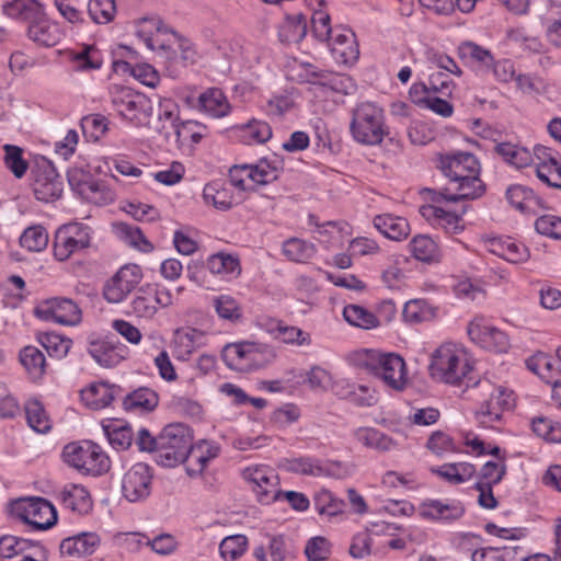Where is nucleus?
<instances>
[{
  "mask_svg": "<svg viewBox=\"0 0 561 561\" xmlns=\"http://www.w3.org/2000/svg\"><path fill=\"white\" fill-rule=\"evenodd\" d=\"M439 169L449 179L455 192L450 193V188L442 190L433 198L435 203L476 199L484 193V185L479 178L480 163L472 153L456 151L440 156Z\"/></svg>",
  "mask_w": 561,
  "mask_h": 561,
  "instance_id": "nucleus-1",
  "label": "nucleus"
},
{
  "mask_svg": "<svg viewBox=\"0 0 561 561\" xmlns=\"http://www.w3.org/2000/svg\"><path fill=\"white\" fill-rule=\"evenodd\" d=\"M473 369L467 350L457 343L446 342L438 346L431 356L430 374L444 383L460 385Z\"/></svg>",
  "mask_w": 561,
  "mask_h": 561,
  "instance_id": "nucleus-2",
  "label": "nucleus"
},
{
  "mask_svg": "<svg viewBox=\"0 0 561 561\" xmlns=\"http://www.w3.org/2000/svg\"><path fill=\"white\" fill-rule=\"evenodd\" d=\"M350 131L358 144L380 145L388 135L383 110L369 101L358 103L352 111Z\"/></svg>",
  "mask_w": 561,
  "mask_h": 561,
  "instance_id": "nucleus-3",
  "label": "nucleus"
},
{
  "mask_svg": "<svg viewBox=\"0 0 561 561\" xmlns=\"http://www.w3.org/2000/svg\"><path fill=\"white\" fill-rule=\"evenodd\" d=\"M192 442L193 435L188 426L182 423L167 425L158 435L156 462L167 468L185 462Z\"/></svg>",
  "mask_w": 561,
  "mask_h": 561,
  "instance_id": "nucleus-4",
  "label": "nucleus"
},
{
  "mask_svg": "<svg viewBox=\"0 0 561 561\" xmlns=\"http://www.w3.org/2000/svg\"><path fill=\"white\" fill-rule=\"evenodd\" d=\"M273 347L255 342L227 344L221 351L224 362L232 369L252 371L271 364L275 358Z\"/></svg>",
  "mask_w": 561,
  "mask_h": 561,
  "instance_id": "nucleus-5",
  "label": "nucleus"
},
{
  "mask_svg": "<svg viewBox=\"0 0 561 561\" xmlns=\"http://www.w3.org/2000/svg\"><path fill=\"white\" fill-rule=\"evenodd\" d=\"M282 170L283 161L277 157L261 159L255 164L233 165L229 170V185L240 192L250 191L255 184L265 185L277 180Z\"/></svg>",
  "mask_w": 561,
  "mask_h": 561,
  "instance_id": "nucleus-6",
  "label": "nucleus"
},
{
  "mask_svg": "<svg viewBox=\"0 0 561 561\" xmlns=\"http://www.w3.org/2000/svg\"><path fill=\"white\" fill-rule=\"evenodd\" d=\"M362 365L394 390H402L408 382L405 362L394 353L366 351Z\"/></svg>",
  "mask_w": 561,
  "mask_h": 561,
  "instance_id": "nucleus-7",
  "label": "nucleus"
},
{
  "mask_svg": "<svg viewBox=\"0 0 561 561\" xmlns=\"http://www.w3.org/2000/svg\"><path fill=\"white\" fill-rule=\"evenodd\" d=\"M62 457L72 468L92 476L102 474L110 468L108 457L99 445L90 440L66 445Z\"/></svg>",
  "mask_w": 561,
  "mask_h": 561,
  "instance_id": "nucleus-8",
  "label": "nucleus"
},
{
  "mask_svg": "<svg viewBox=\"0 0 561 561\" xmlns=\"http://www.w3.org/2000/svg\"><path fill=\"white\" fill-rule=\"evenodd\" d=\"M488 392L489 398L484 400L476 412V420L482 427H493L500 422L505 410L515 405L514 392L504 386H494L489 381L480 383Z\"/></svg>",
  "mask_w": 561,
  "mask_h": 561,
  "instance_id": "nucleus-9",
  "label": "nucleus"
},
{
  "mask_svg": "<svg viewBox=\"0 0 561 561\" xmlns=\"http://www.w3.org/2000/svg\"><path fill=\"white\" fill-rule=\"evenodd\" d=\"M172 305V295L169 289L158 284L140 286L131 301L129 313L138 319L151 320L160 308Z\"/></svg>",
  "mask_w": 561,
  "mask_h": 561,
  "instance_id": "nucleus-10",
  "label": "nucleus"
},
{
  "mask_svg": "<svg viewBox=\"0 0 561 561\" xmlns=\"http://www.w3.org/2000/svg\"><path fill=\"white\" fill-rule=\"evenodd\" d=\"M90 228L80 222H70L59 227L55 233L54 255L66 261L72 254L90 245Z\"/></svg>",
  "mask_w": 561,
  "mask_h": 561,
  "instance_id": "nucleus-11",
  "label": "nucleus"
},
{
  "mask_svg": "<svg viewBox=\"0 0 561 561\" xmlns=\"http://www.w3.org/2000/svg\"><path fill=\"white\" fill-rule=\"evenodd\" d=\"M35 316L44 321H51L66 327L78 325L82 320L80 307L70 298L53 297L39 302Z\"/></svg>",
  "mask_w": 561,
  "mask_h": 561,
  "instance_id": "nucleus-12",
  "label": "nucleus"
},
{
  "mask_svg": "<svg viewBox=\"0 0 561 561\" xmlns=\"http://www.w3.org/2000/svg\"><path fill=\"white\" fill-rule=\"evenodd\" d=\"M467 333L473 343L490 352L506 353L511 346L507 334L483 317H474L468 323Z\"/></svg>",
  "mask_w": 561,
  "mask_h": 561,
  "instance_id": "nucleus-13",
  "label": "nucleus"
},
{
  "mask_svg": "<svg viewBox=\"0 0 561 561\" xmlns=\"http://www.w3.org/2000/svg\"><path fill=\"white\" fill-rule=\"evenodd\" d=\"M152 468L145 462L133 465L123 476L122 492L131 503L146 500L151 493Z\"/></svg>",
  "mask_w": 561,
  "mask_h": 561,
  "instance_id": "nucleus-14",
  "label": "nucleus"
},
{
  "mask_svg": "<svg viewBox=\"0 0 561 561\" xmlns=\"http://www.w3.org/2000/svg\"><path fill=\"white\" fill-rule=\"evenodd\" d=\"M537 178L553 188H561V154L554 149L536 145L533 150V162Z\"/></svg>",
  "mask_w": 561,
  "mask_h": 561,
  "instance_id": "nucleus-15",
  "label": "nucleus"
},
{
  "mask_svg": "<svg viewBox=\"0 0 561 561\" xmlns=\"http://www.w3.org/2000/svg\"><path fill=\"white\" fill-rule=\"evenodd\" d=\"M142 271L137 264L122 266L105 284L104 298L111 304L122 302L141 282Z\"/></svg>",
  "mask_w": 561,
  "mask_h": 561,
  "instance_id": "nucleus-16",
  "label": "nucleus"
},
{
  "mask_svg": "<svg viewBox=\"0 0 561 561\" xmlns=\"http://www.w3.org/2000/svg\"><path fill=\"white\" fill-rule=\"evenodd\" d=\"M190 105L211 118L226 117L231 105L225 93L218 88H208L196 99L187 100Z\"/></svg>",
  "mask_w": 561,
  "mask_h": 561,
  "instance_id": "nucleus-17",
  "label": "nucleus"
},
{
  "mask_svg": "<svg viewBox=\"0 0 561 561\" xmlns=\"http://www.w3.org/2000/svg\"><path fill=\"white\" fill-rule=\"evenodd\" d=\"M111 99L117 113L130 122L140 121L139 114L144 111L146 100L142 95L134 93L130 89L114 85L111 88Z\"/></svg>",
  "mask_w": 561,
  "mask_h": 561,
  "instance_id": "nucleus-18",
  "label": "nucleus"
},
{
  "mask_svg": "<svg viewBox=\"0 0 561 561\" xmlns=\"http://www.w3.org/2000/svg\"><path fill=\"white\" fill-rule=\"evenodd\" d=\"M100 545L101 538L96 533L84 531L65 538L59 549L62 557L82 559L91 557Z\"/></svg>",
  "mask_w": 561,
  "mask_h": 561,
  "instance_id": "nucleus-19",
  "label": "nucleus"
},
{
  "mask_svg": "<svg viewBox=\"0 0 561 561\" xmlns=\"http://www.w3.org/2000/svg\"><path fill=\"white\" fill-rule=\"evenodd\" d=\"M88 352L99 365L111 368L127 358L129 350L119 342L99 340L90 343Z\"/></svg>",
  "mask_w": 561,
  "mask_h": 561,
  "instance_id": "nucleus-20",
  "label": "nucleus"
},
{
  "mask_svg": "<svg viewBox=\"0 0 561 561\" xmlns=\"http://www.w3.org/2000/svg\"><path fill=\"white\" fill-rule=\"evenodd\" d=\"M220 447L213 440H199L195 445L192 444L188 457L185 460L186 472L190 477L201 474L209 461L219 456Z\"/></svg>",
  "mask_w": 561,
  "mask_h": 561,
  "instance_id": "nucleus-21",
  "label": "nucleus"
},
{
  "mask_svg": "<svg viewBox=\"0 0 561 561\" xmlns=\"http://www.w3.org/2000/svg\"><path fill=\"white\" fill-rule=\"evenodd\" d=\"M27 37L38 46L53 47L61 41L62 32L59 25L49 20L44 12L41 18L28 25Z\"/></svg>",
  "mask_w": 561,
  "mask_h": 561,
  "instance_id": "nucleus-22",
  "label": "nucleus"
},
{
  "mask_svg": "<svg viewBox=\"0 0 561 561\" xmlns=\"http://www.w3.org/2000/svg\"><path fill=\"white\" fill-rule=\"evenodd\" d=\"M64 183L53 168L38 172L33 184V192L38 201L50 203L61 196Z\"/></svg>",
  "mask_w": 561,
  "mask_h": 561,
  "instance_id": "nucleus-23",
  "label": "nucleus"
},
{
  "mask_svg": "<svg viewBox=\"0 0 561 561\" xmlns=\"http://www.w3.org/2000/svg\"><path fill=\"white\" fill-rule=\"evenodd\" d=\"M203 197L206 204H210L219 210H228L241 199V196L236 195L229 184L221 181L206 184Z\"/></svg>",
  "mask_w": 561,
  "mask_h": 561,
  "instance_id": "nucleus-24",
  "label": "nucleus"
},
{
  "mask_svg": "<svg viewBox=\"0 0 561 561\" xmlns=\"http://www.w3.org/2000/svg\"><path fill=\"white\" fill-rule=\"evenodd\" d=\"M58 497L65 508L79 515H85L92 510L90 493L80 484L65 485Z\"/></svg>",
  "mask_w": 561,
  "mask_h": 561,
  "instance_id": "nucleus-25",
  "label": "nucleus"
},
{
  "mask_svg": "<svg viewBox=\"0 0 561 561\" xmlns=\"http://www.w3.org/2000/svg\"><path fill=\"white\" fill-rule=\"evenodd\" d=\"M45 12L38 0H9L2 5V13L13 20L28 22V25Z\"/></svg>",
  "mask_w": 561,
  "mask_h": 561,
  "instance_id": "nucleus-26",
  "label": "nucleus"
},
{
  "mask_svg": "<svg viewBox=\"0 0 561 561\" xmlns=\"http://www.w3.org/2000/svg\"><path fill=\"white\" fill-rule=\"evenodd\" d=\"M119 391L115 385L96 382L81 391V399L87 407L101 410L108 407Z\"/></svg>",
  "mask_w": 561,
  "mask_h": 561,
  "instance_id": "nucleus-27",
  "label": "nucleus"
},
{
  "mask_svg": "<svg viewBox=\"0 0 561 561\" xmlns=\"http://www.w3.org/2000/svg\"><path fill=\"white\" fill-rule=\"evenodd\" d=\"M492 252L510 263H524L529 259L528 248L511 237L496 238L491 242Z\"/></svg>",
  "mask_w": 561,
  "mask_h": 561,
  "instance_id": "nucleus-28",
  "label": "nucleus"
},
{
  "mask_svg": "<svg viewBox=\"0 0 561 561\" xmlns=\"http://www.w3.org/2000/svg\"><path fill=\"white\" fill-rule=\"evenodd\" d=\"M506 198L512 206L527 214H535L543 207V201L535 192L524 185H512L506 191Z\"/></svg>",
  "mask_w": 561,
  "mask_h": 561,
  "instance_id": "nucleus-29",
  "label": "nucleus"
},
{
  "mask_svg": "<svg viewBox=\"0 0 561 561\" xmlns=\"http://www.w3.org/2000/svg\"><path fill=\"white\" fill-rule=\"evenodd\" d=\"M374 226L386 238L400 241L410 233V225L408 220L392 214L377 215L374 218Z\"/></svg>",
  "mask_w": 561,
  "mask_h": 561,
  "instance_id": "nucleus-30",
  "label": "nucleus"
},
{
  "mask_svg": "<svg viewBox=\"0 0 561 561\" xmlns=\"http://www.w3.org/2000/svg\"><path fill=\"white\" fill-rule=\"evenodd\" d=\"M414 259L426 264H436L442 260V251L437 242L427 234L415 236L409 243Z\"/></svg>",
  "mask_w": 561,
  "mask_h": 561,
  "instance_id": "nucleus-31",
  "label": "nucleus"
},
{
  "mask_svg": "<svg viewBox=\"0 0 561 561\" xmlns=\"http://www.w3.org/2000/svg\"><path fill=\"white\" fill-rule=\"evenodd\" d=\"M201 337L202 333L192 328L176 330L171 344L174 357L179 360H187L195 352Z\"/></svg>",
  "mask_w": 561,
  "mask_h": 561,
  "instance_id": "nucleus-32",
  "label": "nucleus"
},
{
  "mask_svg": "<svg viewBox=\"0 0 561 561\" xmlns=\"http://www.w3.org/2000/svg\"><path fill=\"white\" fill-rule=\"evenodd\" d=\"M354 437L367 448L386 453L396 449L397 442L375 427H358L354 431Z\"/></svg>",
  "mask_w": 561,
  "mask_h": 561,
  "instance_id": "nucleus-33",
  "label": "nucleus"
},
{
  "mask_svg": "<svg viewBox=\"0 0 561 561\" xmlns=\"http://www.w3.org/2000/svg\"><path fill=\"white\" fill-rule=\"evenodd\" d=\"M32 549L41 550L42 547L33 545L32 541L15 536H2L0 538V557L3 559H11L22 557L21 561H37L30 553Z\"/></svg>",
  "mask_w": 561,
  "mask_h": 561,
  "instance_id": "nucleus-34",
  "label": "nucleus"
},
{
  "mask_svg": "<svg viewBox=\"0 0 561 561\" xmlns=\"http://www.w3.org/2000/svg\"><path fill=\"white\" fill-rule=\"evenodd\" d=\"M336 394L359 407H371L377 402L376 391L366 385L339 382L335 386Z\"/></svg>",
  "mask_w": 561,
  "mask_h": 561,
  "instance_id": "nucleus-35",
  "label": "nucleus"
},
{
  "mask_svg": "<svg viewBox=\"0 0 561 561\" xmlns=\"http://www.w3.org/2000/svg\"><path fill=\"white\" fill-rule=\"evenodd\" d=\"M463 514V507L459 502L444 503L439 500H431L422 504L421 515L426 518L454 520Z\"/></svg>",
  "mask_w": 561,
  "mask_h": 561,
  "instance_id": "nucleus-36",
  "label": "nucleus"
},
{
  "mask_svg": "<svg viewBox=\"0 0 561 561\" xmlns=\"http://www.w3.org/2000/svg\"><path fill=\"white\" fill-rule=\"evenodd\" d=\"M422 215L449 233H457L462 229L461 217L439 206L428 205L422 207Z\"/></svg>",
  "mask_w": 561,
  "mask_h": 561,
  "instance_id": "nucleus-37",
  "label": "nucleus"
},
{
  "mask_svg": "<svg viewBox=\"0 0 561 561\" xmlns=\"http://www.w3.org/2000/svg\"><path fill=\"white\" fill-rule=\"evenodd\" d=\"M240 131V138L247 145L264 144L272 137L271 126L260 119H251L247 124L237 125L234 127Z\"/></svg>",
  "mask_w": 561,
  "mask_h": 561,
  "instance_id": "nucleus-38",
  "label": "nucleus"
},
{
  "mask_svg": "<svg viewBox=\"0 0 561 561\" xmlns=\"http://www.w3.org/2000/svg\"><path fill=\"white\" fill-rule=\"evenodd\" d=\"M437 316V308L425 299H412L405 302L402 317L409 323L431 321Z\"/></svg>",
  "mask_w": 561,
  "mask_h": 561,
  "instance_id": "nucleus-39",
  "label": "nucleus"
},
{
  "mask_svg": "<svg viewBox=\"0 0 561 561\" xmlns=\"http://www.w3.org/2000/svg\"><path fill=\"white\" fill-rule=\"evenodd\" d=\"M444 480L453 484H460L469 481L476 473V468L469 462L445 463L438 468H432Z\"/></svg>",
  "mask_w": 561,
  "mask_h": 561,
  "instance_id": "nucleus-40",
  "label": "nucleus"
},
{
  "mask_svg": "<svg viewBox=\"0 0 561 561\" xmlns=\"http://www.w3.org/2000/svg\"><path fill=\"white\" fill-rule=\"evenodd\" d=\"M33 508L34 515L30 523L32 528L45 530L56 524L57 512L49 501L42 497H34Z\"/></svg>",
  "mask_w": 561,
  "mask_h": 561,
  "instance_id": "nucleus-41",
  "label": "nucleus"
},
{
  "mask_svg": "<svg viewBox=\"0 0 561 561\" xmlns=\"http://www.w3.org/2000/svg\"><path fill=\"white\" fill-rule=\"evenodd\" d=\"M279 38L285 43H298L307 34V19L304 14L288 15L279 26Z\"/></svg>",
  "mask_w": 561,
  "mask_h": 561,
  "instance_id": "nucleus-42",
  "label": "nucleus"
},
{
  "mask_svg": "<svg viewBox=\"0 0 561 561\" xmlns=\"http://www.w3.org/2000/svg\"><path fill=\"white\" fill-rule=\"evenodd\" d=\"M494 149L505 162L517 169L528 167L533 162V152L524 147H519L510 142H502L497 144Z\"/></svg>",
  "mask_w": 561,
  "mask_h": 561,
  "instance_id": "nucleus-43",
  "label": "nucleus"
},
{
  "mask_svg": "<svg viewBox=\"0 0 561 561\" xmlns=\"http://www.w3.org/2000/svg\"><path fill=\"white\" fill-rule=\"evenodd\" d=\"M20 362L28 376L36 380L45 374V355L37 347L28 345L21 350Z\"/></svg>",
  "mask_w": 561,
  "mask_h": 561,
  "instance_id": "nucleus-44",
  "label": "nucleus"
},
{
  "mask_svg": "<svg viewBox=\"0 0 561 561\" xmlns=\"http://www.w3.org/2000/svg\"><path fill=\"white\" fill-rule=\"evenodd\" d=\"M38 343L46 350L50 357L64 358L72 344V341L55 332H41L37 334Z\"/></svg>",
  "mask_w": 561,
  "mask_h": 561,
  "instance_id": "nucleus-45",
  "label": "nucleus"
},
{
  "mask_svg": "<svg viewBox=\"0 0 561 561\" xmlns=\"http://www.w3.org/2000/svg\"><path fill=\"white\" fill-rule=\"evenodd\" d=\"M70 60L77 71L96 70L103 64L102 54L94 46H84L80 50L71 53Z\"/></svg>",
  "mask_w": 561,
  "mask_h": 561,
  "instance_id": "nucleus-46",
  "label": "nucleus"
},
{
  "mask_svg": "<svg viewBox=\"0 0 561 561\" xmlns=\"http://www.w3.org/2000/svg\"><path fill=\"white\" fill-rule=\"evenodd\" d=\"M330 39L332 41V50L340 55L344 62L357 60L359 50L353 32L344 31L343 33L335 34L333 37L330 36Z\"/></svg>",
  "mask_w": 561,
  "mask_h": 561,
  "instance_id": "nucleus-47",
  "label": "nucleus"
},
{
  "mask_svg": "<svg viewBox=\"0 0 561 561\" xmlns=\"http://www.w3.org/2000/svg\"><path fill=\"white\" fill-rule=\"evenodd\" d=\"M114 69L115 71H129L135 79L150 88H154L159 83L158 71L148 64H137L131 66L127 61H115Z\"/></svg>",
  "mask_w": 561,
  "mask_h": 561,
  "instance_id": "nucleus-48",
  "label": "nucleus"
},
{
  "mask_svg": "<svg viewBox=\"0 0 561 561\" xmlns=\"http://www.w3.org/2000/svg\"><path fill=\"white\" fill-rule=\"evenodd\" d=\"M24 409L27 424L33 431L47 433L51 428V422L41 401L30 399L26 401Z\"/></svg>",
  "mask_w": 561,
  "mask_h": 561,
  "instance_id": "nucleus-49",
  "label": "nucleus"
},
{
  "mask_svg": "<svg viewBox=\"0 0 561 561\" xmlns=\"http://www.w3.org/2000/svg\"><path fill=\"white\" fill-rule=\"evenodd\" d=\"M316 252V247L312 243L298 238H290L283 244V254L296 263H307Z\"/></svg>",
  "mask_w": 561,
  "mask_h": 561,
  "instance_id": "nucleus-50",
  "label": "nucleus"
},
{
  "mask_svg": "<svg viewBox=\"0 0 561 561\" xmlns=\"http://www.w3.org/2000/svg\"><path fill=\"white\" fill-rule=\"evenodd\" d=\"M206 265L213 274L222 276H237L240 274L239 260L230 254H213L208 257Z\"/></svg>",
  "mask_w": 561,
  "mask_h": 561,
  "instance_id": "nucleus-51",
  "label": "nucleus"
},
{
  "mask_svg": "<svg viewBox=\"0 0 561 561\" xmlns=\"http://www.w3.org/2000/svg\"><path fill=\"white\" fill-rule=\"evenodd\" d=\"M344 319L354 327L369 330L378 327L379 321L369 310L358 305H348L343 310Z\"/></svg>",
  "mask_w": 561,
  "mask_h": 561,
  "instance_id": "nucleus-52",
  "label": "nucleus"
},
{
  "mask_svg": "<svg viewBox=\"0 0 561 561\" xmlns=\"http://www.w3.org/2000/svg\"><path fill=\"white\" fill-rule=\"evenodd\" d=\"M20 244L31 252L43 251L48 244V233L41 225L31 226L20 237Z\"/></svg>",
  "mask_w": 561,
  "mask_h": 561,
  "instance_id": "nucleus-53",
  "label": "nucleus"
},
{
  "mask_svg": "<svg viewBox=\"0 0 561 561\" xmlns=\"http://www.w3.org/2000/svg\"><path fill=\"white\" fill-rule=\"evenodd\" d=\"M172 126L175 130L176 140L181 144L187 141L198 144L206 135V126L196 121L175 124V119H172Z\"/></svg>",
  "mask_w": 561,
  "mask_h": 561,
  "instance_id": "nucleus-54",
  "label": "nucleus"
},
{
  "mask_svg": "<svg viewBox=\"0 0 561 561\" xmlns=\"http://www.w3.org/2000/svg\"><path fill=\"white\" fill-rule=\"evenodd\" d=\"M158 404V396L149 388H139L129 393L124 400L126 410H147L154 409Z\"/></svg>",
  "mask_w": 561,
  "mask_h": 561,
  "instance_id": "nucleus-55",
  "label": "nucleus"
},
{
  "mask_svg": "<svg viewBox=\"0 0 561 561\" xmlns=\"http://www.w3.org/2000/svg\"><path fill=\"white\" fill-rule=\"evenodd\" d=\"M116 232L121 239L141 252L148 253L153 249V245L136 226L119 224L116 226Z\"/></svg>",
  "mask_w": 561,
  "mask_h": 561,
  "instance_id": "nucleus-56",
  "label": "nucleus"
},
{
  "mask_svg": "<svg viewBox=\"0 0 561 561\" xmlns=\"http://www.w3.org/2000/svg\"><path fill=\"white\" fill-rule=\"evenodd\" d=\"M82 198L95 205H107L115 198L114 192L102 181L92 180L83 186Z\"/></svg>",
  "mask_w": 561,
  "mask_h": 561,
  "instance_id": "nucleus-57",
  "label": "nucleus"
},
{
  "mask_svg": "<svg viewBox=\"0 0 561 561\" xmlns=\"http://www.w3.org/2000/svg\"><path fill=\"white\" fill-rule=\"evenodd\" d=\"M88 12L95 23L106 24L115 16V0H90L88 3Z\"/></svg>",
  "mask_w": 561,
  "mask_h": 561,
  "instance_id": "nucleus-58",
  "label": "nucleus"
},
{
  "mask_svg": "<svg viewBox=\"0 0 561 561\" xmlns=\"http://www.w3.org/2000/svg\"><path fill=\"white\" fill-rule=\"evenodd\" d=\"M83 135L93 141H98L108 129V121L101 114H91L81 119Z\"/></svg>",
  "mask_w": 561,
  "mask_h": 561,
  "instance_id": "nucleus-59",
  "label": "nucleus"
},
{
  "mask_svg": "<svg viewBox=\"0 0 561 561\" xmlns=\"http://www.w3.org/2000/svg\"><path fill=\"white\" fill-rule=\"evenodd\" d=\"M217 314L226 320L236 321L242 317L238 301L229 295H220L213 299Z\"/></svg>",
  "mask_w": 561,
  "mask_h": 561,
  "instance_id": "nucleus-60",
  "label": "nucleus"
},
{
  "mask_svg": "<svg viewBox=\"0 0 561 561\" xmlns=\"http://www.w3.org/2000/svg\"><path fill=\"white\" fill-rule=\"evenodd\" d=\"M273 332L277 340L286 344H295L298 346L310 344L309 334L297 327L278 323Z\"/></svg>",
  "mask_w": 561,
  "mask_h": 561,
  "instance_id": "nucleus-61",
  "label": "nucleus"
},
{
  "mask_svg": "<svg viewBox=\"0 0 561 561\" xmlns=\"http://www.w3.org/2000/svg\"><path fill=\"white\" fill-rule=\"evenodd\" d=\"M534 433L549 443H561V425L546 417L535 419L531 423Z\"/></svg>",
  "mask_w": 561,
  "mask_h": 561,
  "instance_id": "nucleus-62",
  "label": "nucleus"
},
{
  "mask_svg": "<svg viewBox=\"0 0 561 561\" xmlns=\"http://www.w3.org/2000/svg\"><path fill=\"white\" fill-rule=\"evenodd\" d=\"M248 547V538L244 535H233L226 537L220 546L219 551L224 559L236 560L241 558Z\"/></svg>",
  "mask_w": 561,
  "mask_h": 561,
  "instance_id": "nucleus-63",
  "label": "nucleus"
},
{
  "mask_svg": "<svg viewBox=\"0 0 561 561\" xmlns=\"http://www.w3.org/2000/svg\"><path fill=\"white\" fill-rule=\"evenodd\" d=\"M535 229L539 234L561 241V217L542 215L536 219Z\"/></svg>",
  "mask_w": 561,
  "mask_h": 561,
  "instance_id": "nucleus-64",
  "label": "nucleus"
}]
</instances>
